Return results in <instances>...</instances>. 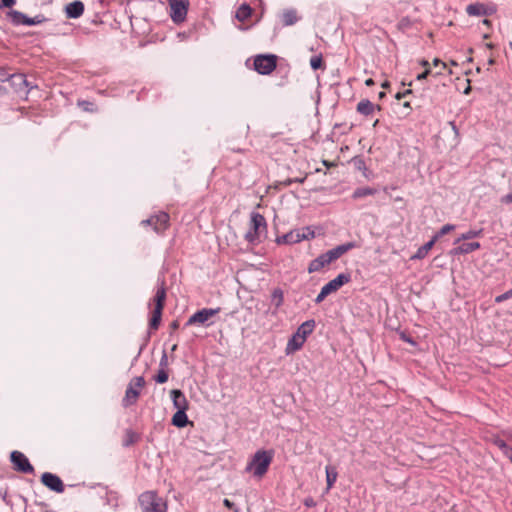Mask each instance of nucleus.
<instances>
[{
    "label": "nucleus",
    "mask_w": 512,
    "mask_h": 512,
    "mask_svg": "<svg viewBox=\"0 0 512 512\" xmlns=\"http://www.w3.org/2000/svg\"><path fill=\"white\" fill-rule=\"evenodd\" d=\"M274 458V450H257L247 463L246 472H252L255 477H263Z\"/></svg>",
    "instance_id": "1"
},
{
    "label": "nucleus",
    "mask_w": 512,
    "mask_h": 512,
    "mask_svg": "<svg viewBox=\"0 0 512 512\" xmlns=\"http://www.w3.org/2000/svg\"><path fill=\"white\" fill-rule=\"evenodd\" d=\"M138 501L142 512H167L166 500L155 491L142 493Z\"/></svg>",
    "instance_id": "2"
},
{
    "label": "nucleus",
    "mask_w": 512,
    "mask_h": 512,
    "mask_svg": "<svg viewBox=\"0 0 512 512\" xmlns=\"http://www.w3.org/2000/svg\"><path fill=\"white\" fill-rule=\"evenodd\" d=\"M267 223L264 216L258 212H252L250 217V228L244 238L251 244L260 240L262 234L266 233Z\"/></svg>",
    "instance_id": "3"
},
{
    "label": "nucleus",
    "mask_w": 512,
    "mask_h": 512,
    "mask_svg": "<svg viewBox=\"0 0 512 512\" xmlns=\"http://www.w3.org/2000/svg\"><path fill=\"white\" fill-rule=\"evenodd\" d=\"M165 299L166 288L164 281H162L160 286L157 288L156 294L153 298V301L155 302V308L153 310L152 317L149 322V326L151 329L156 330L160 325Z\"/></svg>",
    "instance_id": "4"
},
{
    "label": "nucleus",
    "mask_w": 512,
    "mask_h": 512,
    "mask_svg": "<svg viewBox=\"0 0 512 512\" xmlns=\"http://www.w3.org/2000/svg\"><path fill=\"white\" fill-rule=\"evenodd\" d=\"M351 276L348 273H340L333 280L329 281L322 288L320 293L315 298V303H321L329 294L336 292L344 284L350 282Z\"/></svg>",
    "instance_id": "5"
},
{
    "label": "nucleus",
    "mask_w": 512,
    "mask_h": 512,
    "mask_svg": "<svg viewBox=\"0 0 512 512\" xmlns=\"http://www.w3.org/2000/svg\"><path fill=\"white\" fill-rule=\"evenodd\" d=\"M170 12L169 16L173 23L180 24L186 20L187 13L189 10V0H167Z\"/></svg>",
    "instance_id": "6"
},
{
    "label": "nucleus",
    "mask_w": 512,
    "mask_h": 512,
    "mask_svg": "<svg viewBox=\"0 0 512 512\" xmlns=\"http://www.w3.org/2000/svg\"><path fill=\"white\" fill-rule=\"evenodd\" d=\"M145 380L142 376L135 377L133 381L128 385L125 396L122 400V404L124 407H129L136 403L139 395L140 389L144 386Z\"/></svg>",
    "instance_id": "7"
},
{
    "label": "nucleus",
    "mask_w": 512,
    "mask_h": 512,
    "mask_svg": "<svg viewBox=\"0 0 512 512\" xmlns=\"http://www.w3.org/2000/svg\"><path fill=\"white\" fill-rule=\"evenodd\" d=\"M276 61L275 55H258L254 59V68L259 74L268 75L275 70Z\"/></svg>",
    "instance_id": "8"
},
{
    "label": "nucleus",
    "mask_w": 512,
    "mask_h": 512,
    "mask_svg": "<svg viewBox=\"0 0 512 512\" xmlns=\"http://www.w3.org/2000/svg\"><path fill=\"white\" fill-rule=\"evenodd\" d=\"M221 308H203L192 314L186 322L187 326L194 324L206 325V322L220 312ZM210 324H207L209 326Z\"/></svg>",
    "instance_id": "9"
},
{
    "label": "nucleus",
    "mask_w": 512,
    "mask_h": 512,
    "mask_svg": "<svg viewBox=\"0 0 512 512\" xmlns=\"http://www.w3.org/2000/svg\"><path fill=\"white\" fill-rule=\"evenodd\" d=\"M7 81L10 83L11 87L18 94L27 95L28 92L34 87L30 82L26 79V76L22 73L12 74L7 78Z\"/></svg>",
    "instance_id": "10"
},
{
    "label": "nucleus",
    "mask_w": 512,
    "mask_h": 512,
    "mask_svg": "<svg viewBox=\"0 0 512 512\" xmlns=\"http://www.w3.org/2000/svg\"><path fill=\"white\" fill-rule=\"evenodd\" d=\"M10 459L17 471L22 473H33V466L30 464L28 458L22 452H11Z\"/></svg>",
    "instance_id": "11"
},
{
    "label": "nucleus",
    "mask_w": 512,
    "mask_h": 512,
    "mask_svg": "<svg viewBox=\"0 0 512 512\" xmlns=\"http://www.w3.org/2000/svg\"><path fill=\"white\" fill-rule=\"evenodd\" d=\"M497 9L494 4L486 5L483 3H472L466 7V13L469 16H491L496 13Z\"/></svg>",
    "instance_id": "12"
},
{
    "label": "nucleus",
    "mask_w": 512,
    "mask_h": 512,
    "mask_svg": "<svg viewBox=\"0 0 512 512\" xmlns=\"http://www.w3.org/2000/svg\"><path fill=\"white\" fill-rule=\"evenodd\" d=\"M169 223V215L165 212H160L157 215L151 216L150 218L143 220V225H151L156 233H162Z\"/></svg>",
    "instance_id": "13"
},
{
    "label": "nucleus",
    "mask_w": 512,
    "mask_h": 512,
    "mask_svg": "<svg viewBox=\"0 0 512 512\" xmlns=\"http://www.w3.org/2000/svg\"><path fill=\"white\" fill-rule=\"evenodd\" d=\"M41 482L43 485H45L50 490L56 492V493H62L64 492V484L63 481L59 476L56 474L45 472L41 476Z\"/></svg>",
    "instance_id": "14"
},
{
    "label": "nucleus",
    "mask_w": 512,
    "mask_h": 512,
    "mask_svg": "<svg viewBox=\"0 0 512 512\" xmlns=\"http://www.w3.org/2000/svg\"><path fill=\"white\" fill-rule=\"evenodd\" d=\"M173 406L176 410H188L189 403L184 393L179 389H173L170 392Z\"/></svg>",
    "instance_id": "15"
},
{
    "label": "nucleus",
    "mask_w": 512,
    "mask_h": 512,
    "mask_svg": "<svg viewBox=\"0 0 512 512\" xmlns=\"http://www.w3.org/2000/svg\"><path fill=\"white\" fill-rule=\"evenodd\" d=\"M66 16L71 19H77L84 13V4L79 0H75L65 7Z\"/></svg>",
    "instance_id": "16"
},
{
    "label": "nucleus",
    "mask_w": 512,
    "mask_h": 512,
    "mask_svg": "<svg viewBox=\"0 0 512 512\" xmlns=\"http://www.w3.org/2000/svg\"><path fill=\"white\" fill-rule=\"evenodd\" d=\"M305 341L306 340L303 339V336H300L295 332L292 335V337L288 340V343L286 345V355L295 353L296 351L300 350L303 347Z\"/></svg>",
    "instance_id": "17"
},
{
    "label": "nucleus",
    "mask_w": 512,
    "mask_h": 512,
    "mask_svg": "<svg viewBox=\"0 0 512 512\" xmlns=\"http://www.w3.org/2000/svg\"><path fill=\"white\" fill-rule=\"evenodd\" d=\"M480 248L479 242H467L462 243L458 247H455L451 250L452 255H460V254H468Z\"/></svg>",
    "instance_id": "18"
},
{
    "label": "nucleus",
    "mask_w": 512,
    "mask_h": 512,
    "mask_svg": "<svg viewBox=\"0 0 512 512\" xmlns=\"http://www.w3.org/2000/svg\"><path fill=\"white\" fill-rule=\"evenodd\" d=\"M380 110L381 107L379 105H374L370 100L368 99H362L357 104V112H359L362 115L368 116L371 115L375 109Z\"/></svg>",
    "instance_id": "19"
},
{
    "label": "nucleus",
    "mask_w": 512,
    "mask_h": 512,
    "mask_svg": "<svg viewBox=\"0 0 512 512\" xmlns=\"http://www.w3.org/2000/svg\"><path fill=\"white\" fill-rule=\"evenodd\" d=\"M316 326V322L314 319H309L303 322L296 330V333L300 336H303V339H307V337L314 331Z\"/></svg>",
    "instance_id": "20"
},
{
    "label": "nucleus",
    "mask_w": 512,
    "mask_h": 512,
    "mask_svg": "<svg viewBox=\"0 0 512 512\" xmlns=\"http://www.w3.org/2000/svg\"><path fill=\"white\" fill-rule=\"evenodd\" d=\"M330 263L327 260V257L324 253L319 255L317 258L313 259L309 266H308V272L313 273L321 270L326 265H329Z\"/></svg>",
    "instance_id": "21"
},
{
    "label": "nucleus",
    "mask_w": 512,
    "mask_h": 512,
    "mask_svg": "<svg viewBox=\"0 0 512 512\" xmlns=\"http://www.w3.org/2000/svg\"><path fill=\"white\" fill-rule=\"evenodd\" d=\"M187 410H177L176 413L172 417V424L178 428H184L189 423L187 414Z\"/></svg>",
    "instance_id": "22"
},
{
    "label": "nucleus",
    "mask_w": 512,
    "mask_h": 512,
    "mask_svg": "<svg viewBox=\"0 0 512 512\" xmlns=\"http://www.w3.org/2000/svg\"><path fill=\"white\" fill-rule=\"evenodd\" d=\"M435 239L432 237L430 241L419 247L416 253L411 257L412 260H420L427 256L428 252L432 249L435 244Z\"/></svg>",
    "instance_id": "23"
},
{
    "label": "nucleus",
    "mask_w": 512,
    "mask_h": 512,
    "mask_svg": "<svg viewBox=\"0 0 512 512\" xmlns=\"http://www.w3.org/2000/svg\"><path fill=\"white\" fill-rule=\"evenodd\" d=\"M298 19L297 12L294 9L284 10L281 14V20L284 26L294 25Z\"/></svg>",
    "instance_id": "24"
},
{
    "label": "nucleus",
    "mask_w": 512,
    "mask_h": 512,
    "mask_svg": "<svg viewBox=\"0 0 512 512\" xmlns=\"http://www.w3.org/2000/svg\"><path fill=\"white\" fill-rule=\"evenodd\" d=\"M251 14L252 8L247 3H243L237 9L235 17L238 21L244 22L251 16Z\"/></svg>",
    "instance_id": "25"
},
{
    "label": "nucleus",
    "mask_w": 512,
    "mask_h": 512,
    "mask_svg": "<svg viewBox=\"0 0 512 512\" xmlns=\"http://www.w3.org/2000/svg\"><path fill=\"white\" fill-rule=\"evenodd\" d=\"M377 193V190L370 187H359L354 190L352 194L353 199H360L366 196L375 195Z\"/></svg>",
    "instance_id": "26"
},
{
    "label": "nucleus",
    "mask_w": 512,
    "mask_h": 512,
    "mask_svg": "<svg viewBox=\"0 0 512 512\" xmlns=\"http://www.w3.org/2000/svg\"><path fill=\"white\" fill-rule=\"evenodd\" d=\"M354 166L357 170L361 171L366 179L371 178V172L368 170L366 163L363 158L355 157L353 160Z\"/></svg>",
    "instance_id": "27"
},
{
    "label": "nucleus",
    "mask_w": 512,
    "mask_h": 512,
    "mask_svg": "<svg viewBox=\"0 0 512 512\" xmlns=\"http://www.w3.org/2000/svg\"><path fill=\"white\" fill-rule=\"evenodd\" d=\"M337 470L332 466L326 467V483H327V490H330L333 485L335 484L337 480Z\"/></svg>",
    "instance_id": "28"
},
{
    "label": "nucleus",
    "mask_w": 512,
    "mask_h": 512,
    "mask_svg": "<svg viewBox=\"0 0 512 512\" xmlns=\"http://www.w3.org/2000/svg\"><path fill=\"white\" fill-rule=\"evenodd\" d=\"M8 16L10 17V20L12 22V24L16 25V26H19V25H24V21L27 17L26 14L20 12V11H17V10H11L9 13H8Z\"/></svg>",
    "instance_id": "29"
},
{
    "label": "nucleus",
    "mask_w": 512,
    "mask_h": 512,
    "mask_svg": "<svg viewBox=\"0 0 512 512\" xmlns=\"http://www.w3.org/2000/svg\"><path fill=\"white\" fill-rule=\"evenodd\" d=\"M306 238V235L305 234H300L299 231H296V232H290L286 235L283 236V239L286 243H297V242H300L301 240L305 239Z\"/></svg>",
    "instance_id": "30"
},
{
    "label": "nucleus",
    "mask_w": 512,
    "mask_h": 512,
    "mask_svg": "<svg viewBox=\"0 0 512 512\" xmlns=\"http://www.w3.org/2000/svg\"><path fill=\"white\" fill-rule=\"evenodd\" d=\"M271 301L276 308H279L283 304L284 296L283 291L280 288H276L273 290L271 295Z\"/></svg>",
    "instance_id": "31"
},
{
    "label": "nucleus",
    "mask_w": 512,
    "mask_h": 512,
    "mask_svg": "<svg viewBox=\"0 0 512 512\" xmlns=\"http://www.w3.org/2000/svg\"><path fill=\"white\" fill-rule=\"evenodd\" d=\"M355 247H356L355 242H347V243L338 245L333 249L336 252V254L338 255V257L340 258L343 254H345L346 252L350 251L351 249H353Z\"/></svg>",
    "instance_id": "32"
},
{
    "label": "nucleus",
    "mask_w": 512,
    "mask_h": 512,
    "mask_svg": "<svg viewBox=\"0 0 512 512\" xmlns=\"http://www.w3.org/2000/svg\"><path fill=\"white\" fill-rule=\"evenodd\" d=\"M481 232H482V230H469V231L463 233L459 238H457L455 240L454 244H457L462 240H469V239L476 238V237L480 236Z\"/></svg>",
    "instance_id": "33"
},
{
    "label": "nucleus",
    "mask_w": 512,
    "mask_h": 512,
    "mask_svg": "<svg viewBox=\"0 0 512 512\" xmlns=\"http://www.w3.org/2000/svg\"><path fill=\"white\" fill-rule=\"evenodd\" d=\"M46 18L42 14H38L35 17H26L24 21V25L26 26H34L43 23Z\"/></svg>",
    "instance_id": "34"
},
{
    "label": "nucleus",
    "mask_w": 512,
    "mask_h": 512,
    "mask_svg": "<svg viewBox=\"0 0 512 512\" xmlns=\"http://www.w3.org/2000/svg\"><path fill=\"white\" fill-rule=\"evenodd\" d=\"M455 228L456 227L453 224H446L433 236V238L435 239V241H437L440 237H442V236L446 235L447 233L453 231Z\"/></svg>",
    "instance_id": "35"
},
{
    "label": "nucleus",
    "mask_w": 512,
    "mask_h": 512,
    "mask_svg": "<svg viewBox=\"0 0 512 512\" xmlns=\"http://www.w3.org/2000/svg\"><path fill=\"white\" fill-rule=\"evenodd\" d=\"M88 488L89 489H96L98 494L99 495H108L109 494V490H108V487L101 484V483H93V484H89L88 485Z\"/></svg>",
    "instance_id": "36"
},
{
    "label": "nucleus",
    "mask_w": 512,
    "mask_h": 512,
    "mask_svg": "<svg viewBox=\"0 0 512 512\" xmlns=\"http://www.w3.org/2000/svg\"><path fill=\"white\" fill-rule=\"evenodd\" d=\"M154 379L157 383L163 384L168 380V373L164 369H160Z\"/></svg>",
    "instance_id": "37"
},
{
    "label": "nucleus",
    "mask_w": 512,
    "mask_h": 512,
    "mask_svg": "<svg viewBox=\"0 0 512 512\" xmlns=\"http://www.w3.org/2000/svg\"><path fill=\"white\" fill-rule=\"evenodd\" d=\"M322 58L321 56H314L310 59V66L313 70H317L322 66Z\"/></svg>",
    "instance_id": "38"
},
{
    "label": "nucleus",
    "mask_w": 512,
    "mask_h": 512,
    "mask_svg": "<svg viewBox=\"0 0 512 512\" xmlns=\"http://www.w3.org/2000/svg\"><path fill=\"white\" fill-rule=\"evenodd\" d=\"M327 257V260L329 263H332L333 261L337 260L339 257L334 251V249H330L327 252L324 253Z\"/></svg>",
    "instance_id": "39"
},
{
    "label": "nucleus",
    "mask_w": 512,
    "mask_h": 512,
    "mask_svg": "<svg viewBox=\"0 0 512 512\" xmlns=\"http://www.w3.org/2000/svg\"><path fill=\"white\" fill-rule=\"evenodd\" d=\"M135 442L134 434L132 432L127 433V438L125 439L123 445L125 447H128L129 445L133 444Z\"/></svg>",
    "instance_id": "40"
},
{
    "label": "nucleus",
    "mask_w": 512,
    "mask_h": 512,
    "mask_svg": "<svg viewBox=\"0 0 512 512\" xmlns=\"http://www.w3.org/2000/svg\"><path fill=\"white\" fill-rule=\"evenodd\" d=\"M79 105L85 110V111H93L92 106L93 104L88 101H82L79 102Z\"/></svg>",
    "instance_id": "41"
},
{
    "label": "nucleus",
    "mask_w": 512,
    "mask_h": 512,
    "mask_svg": "<svg viewBox=\"0 0 512 512\" xmlns=\"http://www.w3.org/2000/svg\"><path fill=\"white\" fill-rule=\"evenodd\" d=\"M167 364H168L167 354L165 352H163L159 365H160L161 369H164V367H166Z\"/></svg>",
    "instance_id": "42"
},
{
    "label": "nucleus",
    "mask_w": 512,
    "mask_h": 512,
    "mask_svg": "<svg viewBox=\"0 0 512 512\" xmlns=\"http://www.w3.org/2000/svg\"><path fill=\"white\" fill-rule=\"evenodd\" d=\"M15 4V0H1L0 7L10 8Z\"/></svg>",
    "instance_id": "43"
},
{
    "label": "nucleus",
    "mask_w": 512,
    "mask_h": 512,
    "mask_svg": "<svg viewBox=\"0 0 512 512\" xmlns=\"http://www.w3.org/2000/svg\"><path fill=\"white\" fill-rule=\"evenodd\" d=\"M501 202L505 203V204L512 203V191L509 192L508 194H506L505 196H503L501 199Z\"/></svg>",
    "instance_id": "44"
},
{
    "label": "nucleus",
    "mask_w": 512,
    "mask_h": 512,
    "mask_svg": "<svg viewBox=\"0 0 512 512\" xmlns=\"http://www.w3.org/2000/svg\"><path fill=\"white\" fill-rule=\"evenodd\" d=\"M411 93H412V90L407 89L404 92H398L395 97H396V99H402Z\"/></svg>",
    "instance_id": "45"
},
{
    "label": "nucleus",
    "mask_w": 512,
    "mask_h": 512,
    "mask_svg": "<svg viewBox=\"0 0 512 512\" xmlns=\"http://www.w3.org/2000/svg\"><path fill=\"white\" fill-rule=\"evenodd\" d=\"M430 74V69H426L424 72H422L421 74H419L417 76V80L421 81V80H424L427 78V76Z\"/></svg>",
    "instance_id": "46"
},
{
    "label": "nucleus",
    "mask_w": 512,
    "mask_h": 512,
    "mask_svg": "<svg viewBox=\"0 0 512 512\" xmlns=\"http://www.w3.org/2000/svg\"><path fill=\"white\" fill-rule=\"evenodd\" d=\"M223 504H224V506H225V507H227V508H229V509L234 508V503H233V502H231V501H230L229 499H227V498H225V499L223 500Z\"/></svg>",
    "instance_id": "47"
},
{
    "label": "nucleus",
    "mask_w": 512,
    "mask_h": 512,
    "mask_svg": "<svg viewBox=\"0 0 512 512\" xmlns=\"http://www.w3.org/2000/svg\"><path fill=\"white\" fill-rule=\"evenodd\" d=\"M433 65H434V66H439V65H441L443 68H445V67H446V64H445L444 62H442V61H441L440 59H438V58H435V59L433 60Z\"/></svg>",
    "instance_id": "48"
},
{
    "label": "nucleus",
    "mask_w": 512,
    "mask_h": 512,
    "mask_svg": "<svg viewBox=\"0 0 512 512\" xmlns=\"http://www.w3.org/2000/svg\"><path fill=\"white\" fill-rule=\"evenodd\" d=\"M305 505H306V506H308V507H312V506H314V501H313V499H307V500L305 501Z\"/></svg>",
    "instance_id": "49"
},
{
    "label": "nucleus",
    "mask_w": 512,
    "mask_h": 512,
    "mask_svg": "<svg viewBox=\"0 0 512 512\" xmlns=\"http://www.w3.org/2000/svg\"><path fill=\"white\" fill-rule=\"evenodd\" d=\"M365 84H366L367 86H372V85L374 84V81H373V79H371V78H370V79H367V80L365 81Z\"/></svg>",
    "instance_id": "50"
},
{
    "label": "nucleus",
    "mask_w": 512,
    "mask_h": 512,
    "mask_svg": "<svg viewBox=\"0 0 512 512\" xmlns=\"http://www.w3.org/2000/svg\"><path fill=\"white\" fill-rule=\"evenodd\" d=\"M421 65L424 66V67H427L429 65V63H428L427 60H422L421 61Z\"/></svg>",
    "instance_id": "51"
},
{
    "label": "nucleus",
    "mask_w": 512,
    "mask_h": 512,
    "mask_svg": "<svg viewBox=\"0 0 512 512\" xmlns=\"http://www.w3.org/2000/svg\"><path fill=\"white\" fill-rule=\"evenodd\" d=\"M172 328L173 329H177L178 328V322L177 321H174L172 324H171Z\"/></svg>",
    "instance_id": "52"
},
{
    "label": "nucleus",
    "mask_w": 512,
    "mask_h": 512,
    "mask_svg": "<svg viewBox=\"0 0 512 512\" xmlns=\"http://www.w3.org/2000/svg\"><path fill=\"white\" fill-rule=\"evenodd\" d=\"M390 86L389 82L385 81L384 83H382V87L383 88H388Z\"/></svg>",
    "instance_id": "53"
},
{
    "label": "nucleus",
    "mask_w": 512,
    "mask_h": 512,
    "mask_svg": "<svg viewBox=\"0 0 512 512\" xmlns=\"http://www.w3.org/2000/svg\"><path fill=\"white\" fill-rule=\"evenodd\" d=\"M483 24H484V25H490V20H488V19H484V20H483Z\"/></svg>",
    "instance_id": "54"
},
{
    "label": "nucleus",
    "mask_w": 512,
    "mask_h": 512,
    "mask_svg": "<svg viewBox=\"0 0 512 512\" xmlns=\"http://www.w3.org/2000/svg\"><path fill=\"white\" fill-rule=\"evenodd\" d=\"M378 97H379L380 99L384 98V97H385V92H380V93H379V95H378Z\"/></svg>",
    "instance_id": "55"
},
{
    "label": "nucleus",
    "mask_w": 512,
    "mask_h": 512,
    "mask_svg": "<svg viewBox=\"0 0 512 512\" xmlns=\"http://www.w3.org/2000/svg\"><path fill=\"white\" fill-rule=\"evenodd\" d=\"M488 64H489V65H493V64H494V59L490 58V59L488 60Z\"/></svg>",
    "instance_id": "56"
},
{
    "label": "nucleus",
    "mask_w": 512,
    "mask_h": 512,
    "mask_svg": "<svg viewBox=\"0 0 512 512\" xmlns=\"http://www.w3.org/2000/svg\"><path fill=\"white\" fill-rule=\"evenodd\" d=\"M403 106H404L405 108H410V103H409V102H405V103L403 104Z\"/></svg>",
    "instance_id": "57"
},
{
    "label": "nucleus",
    "mask_w": 512,
    "mask_h": 512,
    "mask_svg": "<svg viewBox=\"0 0 512 512\" xmlns=\"http://www.w3.org/2000/svg\"><path fill=\"white\" fill-rule=\"evenodd\" d=\"M404 340L409 342V343H414L410 338H404Z\"/></svg>",
    "instance_id": "58"
},
{
    "label": "nucleus",
    "mask_w": 512,
    "mask_h": 512,
    "mask_svg": "<svg viewBox=\"0 0 512 512\" xmlns=\"http://www.w3.org/2000/svg\"><path fill=\"white\" fill-rule=\"evenodd\" d=\"M469 91H470V87H467V88L465 89L464 93H465V94H468V93H469Z\"/></svg>",
    "instance_id": "59"
},
{
    "label": "nucleus",
    "mask_w": 512,
    "mask_h": 512,
    "mask_svg": "<svg viewBox=\"0 0 512 512\" xmlns=\"http://www.w3.org/2000/svg\"><path fill=\"white\" fill-rule=\"evenodd\" d=\"M234 512H239V509H238V508H235Z\"/></svg>",
    "instance_id": "60"
}]
</instances>
